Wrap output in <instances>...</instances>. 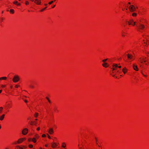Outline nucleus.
<instances>
[{
  "label": "nucleus",
  "mask_w": 149,
  "mask_h": 149,
  "mask_svg": "<svg viewBox=\"0 0 149 149\" xmlns=\"http://www.w3.org/2000/svg\"><path fill=\"white\" fill-rule=\"evenodd\" d=\"M19 79V77L17 75H15L14 76V78L13 79V82L15 83L18 82Z\"/></svg>",
  "instance_id": "f257e3e1"
},
{
  "label": "nucleus",
  "mask_w": 149,
  "mask_h": 149,
  "mask_svg": "<svg viewBox=\"0 0 149 149\" xmlns=\"http://www.w3.org/2000/svg\"><path fill=\"white\" fill-rule=\"evenodd\" d=\"M129 8L131 12H133L135 11L136 8L133 5H131L129 7Z\"/></svg>",
  "instance_id": "f03ea898"
},
{
  "label": "nucleus",
  "mask_w": 149,
  "mask_h": 149,
  "mask_svg": "<svg viewBox=\"0 0 149 149\" xmlns=\"http://www.w3.org/2000/svg\"><path fill=\"white\" fill-rule=\"evenodd\" d=\"M133 67L134 69L136 71H138L139 70L138 68L137 65H135L134 64H133Z\"/></svg>",
  "instance_id": "7ed1b4c3"
},
{
  "label": "nucleus",
  "mask_w": 149,
  "mask_h": 149,
  "mask_svg": "<svg viewBox=\"0 0 149 149\" xmlns=\"http://www.w3.org/2000/svg\"><path fill=\"white\" fill-rule=\"evenodd\" d=\"M28 130L26 128L24 129L22 131V133L24 135L26 134L28 132Z\"/></svg>",
  "instance_id": "20e7f679"
},
{
  "label": "nucleus",
  "mask_w": 149,
  "mask_h": 149,
  "mask_svg": "<svg viewBox=\"0 0 149 149\" xmlns=\"http://www.w3.org/2000/svg\"><path fill=\"white\" fill-rule=\"evenodd\" d=\"M48 132L49 134H52L54 132L53 129L52 128H49V129L48 131Z\"/></svg>",
  "instance_id": "39448f33"
},
{
  "label": "nucleus",
  "mask_w": 149,
  "mask_h": 149,
  "mask_svg": "<svg viewBox=\"0 0 149 149\" xmlns=\"http://www.w3.org/2000/svg\"><path fill=\"white\" fill-rule=\"evenodd\" d=\"M139 25L140 26L139 28L140 29H143L145 27L144 25L143 24H141L140 23H139Z\"/></svg>",
  "instance_id": "423d86ee"
},
{
  "label": "nucleus",
  "mask_w": 149,
  "mask_h": 149,
  "mask_svg": "<svg viewBox=\"0 0 149 149\" xmlns=\"http://www.w3.org/2000/svg\"><path fill=\"white\" fill-rule=\"evenodd\" d=\"M35 3L37 4H40L41 3L40 0H36Z\"/></svg>",
  "instance_id": "0eeeda50"
},
{
  "label": "nucleus",
  "mask_w": 149,
  "mask_h": 149,
  "mask_svg": "<svg viewBox=\"0 0 149 149\" xmlns=\"http://www.w3.org/2000/svg\"><path fill=\"white\" fill-rule=\"evenodd\" d=\"M127 70L126 69L125 67H124L122 70V71L124 74L126 73L127 71Z\"/></svg>",
  "instance_id": "6e6552de"
},
{
  "label": "nucleus",
  "mask_w": 149,
  "mask_h": 149,
  "mask_svg": "<svg viewBox=\"0 0 149 149\" xmlns=\"http://www.w3.org/2000/svg\"><path fill=\"white\" fill-rule=\"evenodd\" d=\"M5 116V114H3L2 116H0V120H3Z\"/></svg>",
  "instance_id": "1a4fd4ad"
},
{
  "label": "nucleus",
  "mask_w": 149,
  "mask_h": 149,
  "mask_svg": "<svg viewBox=\"0 0 149 149\" xmlns=\"http://www.w3.org/2000/svg\"><path fill=\"white\" fill-rule=\"evenodd\" d=\"M57 146V145L55 143H52V146L53 148H55Z\"/></svg>",
  "instance_id": "9d476101"
},
{
  "label": "nucleus",
  "mask_w": 149,
  "mask_h": 149,
  "mask_svg": "<svg viewBox=\"0 0 149 149\" xmlns=\"http://www.w3.org/2000/svg\"><path fill=\"white\" fill-rule=\"evenodd\" d=\"M112 66L113 67L115 68H117L118 67V64L114 63L113 64Z\"/></svg>",
  "instance_id": "9b49d317"
},
{
  "label": "nucleus",
  "mask_w": 149,
  "mask_h": 149,
  "mask_svg": "<svg viewBox=\"0 0 149 149\" xmlns=\"http://www.w3.org/2000/svg\"><path fill=\"white\" fill-rule=\"evenodd\" d=\"M127 57L129 59H132V55H131L129 54H128L127 55Z\"/></svg>",
  "instance_id": "f8f14e48"
},
{
  "label": "nucleus",
  "mask_w": 149,
  "mask_h": 149,
  "mask_svg": "<svg viewBox=\"0 0 149 149\" xmlns=\"http://www.w3.org/2000/svg\"><path fill=\"white\" fill-rule=\"evenodd\" d=\"M102 65L103 67H108V66L107 65V63H104Z\"/></svg>",
  "instance_id": "ddd939ff"
},
{
  "label": "nucleus",
  "mask_w": 149,
  "mask_h": 149,
  "mask_svg": "<svg viewBox=\"0 0 149 149\" xmlns=\"http://www.w3.org/2000/svg\"><path fill=\"white\" fill-rule=\"evenodd\" d=\"M23 141V140L22 139H19L18 141H17V143H21Z\"/></svg>",
  "instance_id": "4468645a"
},
{
  "label": "nucleus",
  "mask_w": 149,
  "mask_h": 149,
  "mask_svg": "<svg viewBox=\"0 0 149 149\" xmlns=\"http://www.w3.org/2000/svg\"><path fill=\"white\" fill-rule=\"evenodd\" d=\"M14 10L12 9H11L10 10V12L12 13H14Z\"/></svg>",
  "instance_id": "2eb2a0df"
},
{
  "label": "nucleus",
  "mask_w": 149,
  "mask_h": 149,
  "mask_svg": "<svg viewBox=\"0 0 149 149\" xmlns=\"http://www.w3.org/2000/svg\"><path fill=\"white\" fill-rule=\"evenodd\" d=\"M7 79V78L6 77H2L0 78V79Z\"/></svg>",
  "instance_id": "dca6fc26"
},
{
  "label": "nucleus",
  "mask_w": 149,
  "mask_h": 149,
  "mask_svg": "<svg viewBox=\"0 0 149 149\" xmlns=\"http://www.w3.org/2000/svg\"><path fill=\"white\" fill-rule=\"evenodd\" d=\"M46 98L48 100V101L49 103H51V101L50 100H49V98L48 97H46Z\"/></svg>",
  "instance_id": "f3484780"
},
{
  "label": "nucleus",
  "mask_w": 149,
  "mask_h": 149,
  "mask_svg": "<svg viewBox=\"0 0 149 149\" xmlns=\"http://www.w3.org/2000/svg\"><path fill=\"white\" fill-rule=\"evenodd\" d=\"M32 141L34 143H36V138H33L32 139Z\"/></svg>",
  "instance_id": "a211bd4d"
},
{
  "label": "nucleus",
  "mask_w": 149,
  "mask_h": 149,
  "mask_svg": "<svg viewBox=\"0 0 149 149\" xmlns=\"http://www.w3.org/2000/svg\"><path fill=\"white\" fill-rule=\"evenodd\" d=\"M66 144L64 143H63V145H62V147H63V148H65V146H66Z\"/></svg>",
  "instance_id": "6ab92c4d"
},
{
  "label": "nucleus",
  "mask_w": 149,
  "mask_h": 149,
  "mask_svg": "<svg viewBox=\"0 0 149 149\" xmlns=\"http://www.w3.org/2000/svg\"><path fill=\"white\" fill-rule=\"evenodd\" d=\"M137 14L136 13H133L132 14V15L133 16H136Z\"/></svg>",
  "instance_id": "aec40b11"
},
{
  "label": "nucleus",
  "mask_w": 149,
  "mask_h": 149,
  "mask_svg": "<svg viewBox=\"0 0 149 149\" xmlns=\"http://www.w3.org/2000/svg\"><path fill=\"white\" fill-rule=\"evenodd\" d=\"M3 108L2 107H0V113L2 111Z\"/></svg>",
  "instance_id": "412c9836"
},
{
  "label": "nucleus",
  "mask_w": 149,
  "mask_h": 149,
  "mask_svg": "<svg viewBox=\"0 0 149 149\" xmlns=\"http://www.w3.org/2000/svg\"><path fill=\"white\" fill-rule=\"evenodd\" d=\"M38 113H35V116L36 117H37L38 116Z\"/></svg>",
  "instance_id": "4be33fe9"
},
{
  "label": "nucleus",
  "mask_w": 149,
  "mask_h": 149,
  "mask_svg": "<svg viewBox=\"0 0 149 149\" xmlns=\"http://www.w3.org/2000/svg\"><path fill=\"white\" fill-rule=\"evenodd\" d=\"M29 2L27 1H25V4L26 5H28L29 4Z\"/></svg>",
  "instance_id": "5701e85b"
},
{
  "label": "nucleus",
  "mask_w": 149,
  "mask_h": 149,
  "mask_svg": "<svg viewBox=\"0 0 149 149\" xmlns=\"http://www.w3.org/2000/svg\"><path fill=\"white\" fill-rule=\"evenodd\" d=\"M130 22L131 23H133L134 22V21L132 19H130Z\"/></svg>",
  "instance_id": "b1692460"
},
{
  "label": "nucleus",
  "mask_w": 149,
  "mask_h": 149,
  "mask_svg": "<svg viewBox=\"0 0 149 149\" xmlns=\"http://www.w3.org/2000/svg\"><path fill=\"white\" fill-rule=\"evenodd\" d=\"M29 147L30 148H32L33 147V145H32L31 144H30L29 145Z\"/></svg>",
  "instance_id": "393cba45"
},
{
  "label": "nucleus",
  "mask_w": 149,
  "mask_h": 149,
  "mask_svg": "<svg viewBox=\"0 0 149 149\" xmlns=\"http://www.w3.org/2000/svg\"><path fill=\"white\" fill-rule=\"evenodd\" d=\"M17 147H18L19 149H23V147H20L19 146H17Z\"/></svg>",
  "instance_id": "a878e982"
},
{
  "label": "nucleus",
  "mask_w": 149,
  "mask_h": 149,
  "mask_svg": "<svg viewBox=\"0 0 149 149\" xmlns=\"http://www.w3.org/2000/svg\"><path fill=\"white\" fill-rule=\"evenodd\" d=\"M46 7H45V8H44L41 10H40V11L41 12H42L45 9H46Z\"/></svg>",
  "instance_id": "bb28decb"
},
{
  "label": "nucleus",
  "mask_w": 149,
  "mask_h": 149,
  "mask_svg": "<svg viewBox=\"0 0 149 149\" xmlns=\"http://www.w3.org/2000/svg\"><path fill=\"white\" fill-rule=\"evenodd\" d=\"M13 3L14 4H17V1H14Z\"/></svg>",
  "instance_id": "cd10ccee"
},
{
  "label": "nucleus",
  "mask_w": 149,
  "mask_h": 149,
  "mask_svg": "<svg viewBox=\"0 0 149 149\" xmlns=\"http://www.w3.org/2000/svg\"><path fill=\"white\" fill-rule=\"evenodd\" d=\"M107 59H104V60H103L102 61V62H105L106 61H107Z\"/></svg>",
  "instance_id": "c85d7f7f"
},
{
  "label": "nucleus",
  "mask_w": 149,
  "mask_h": 149,
  "mask_svg": "<svg viewBox=\"0 0 149 149\" xmlns=\"http://www.w3.org/2000/svg\"><path fill=\"white\" fill-rule=\"evenodd\" d=\"M36 138H37V139H38V138H39V136L37 134H36Z\"/></svg>",
  "instance_id": "c756f323"
},
{
  "label": "nucleus",
  "mask_w": 149,
  "mask_h": 149,
  "mask_svg": "<svg viewBox=\"0 0 149 149\" xmlns=\"http://www.w3.org/2000/svg\"><path fill=\"white\" fill-rule=\"evenodd\" d=\"M53 1H51V2H49V4H52L53 2Z\"/></svg>",
  "instance_id": "7c9ffc66"
},
{
  "label": "nucleus",
  "mask_w": 149,
  "mask_h": 149,
  "mask_svg": "<svg viewBox=\"0 0 149 149\" xmlns=\"http://www.w3.org/2000/svg\"><path fill=\"white\" fill-rule=\"evenodd\" d=\"M133 23V24L132 23L131 24L133 26H134L135 24V22H134Z\"/></svg>",
  "instance_id": "2f4dec72"
},
{
  "label": "nucleus",
  "mask_w": 149,
  "mask_h": 149,
  "mask_svg": "<svg viewBox=\"0 0 149 149\" xmlns=\"http://www.w3.org/2000/svg\"><path fill=\"white\" fill-rule=\"evenodd\" d=\"M128 24L129 25H131L132 24V23L130 22L129 21L128 22Z\"/></svg>",
  "instance_id": "473e14b6"
},
{
  "label": "nucleus",
  "mask_w": 149,
  "mask_h": 149,
  "mask_svg": "<svg viewBox=\"0 0 149 149\" xmlns=\"http://www.w3.org/2000/svg\"><path fill=\"white\" fill-rule=\"evenodd\" d=\"M46 136L45 134H43L42 135V137H45Z\"/></svg>",
  "instance_id": "72a5a7b5"
},
{
  "label": "nucleus",
  "mask_w": 149,
  "mask_h": 149,
  "mask_svg": "<svg viewBox=\"0 0 149 149\" xmlns=\"http://www.w3.org/2000/svg\"><path fill=\"white\" fill-rule=\"evenodd\" d=\"M47 135H48V138L49 139H51V137L50 136L48 135V134H47Z\"/></svg>",
  "instance_id": "f704fd0d"
},
{
  "label": "nucleus",
  "mask_w": 149,
  "mask_h": 149,
  "mask_svg": "<svg viewBox=\"0 0 149 149\" xmlns=\"http://www.w3.org/2000/svg\"><path fill=\"white\" fill-rule=\"evenodd\" d=\"M19 86H18V85H16L15 86V88H18Z\"/></svg>",
  "instance_id": "c9c22d12"
},
{
  "label": "nucleus",
  "mask_w": 149,
  "mask_h": 149,
  "mask_svg": "<svg viewBox=\"0 0 149 149\" xmlns=\"http://www.w3.org/2000/svg\"><path fill=\"white\" fill-rule=\"evenodd\" d=\"M37 130L39 131L40 130V128L39 127H38L37 128Z\"/></svg>",
  "instance_id": "e433bc0d"
},
{
  "label": "nucleus",
  "mask_w": 149,
  "mask_h": 149,
  "mask_svg": "<svg viewBox=\"0 0 149 149\" xmlns=\"http://www.w3.org/2000/svg\"><path fill=\"white\" fill-rule=\"evenodd\" d=\"M113 70H116V68H112Z\"/></svg>",
  "instance_id": "4c0bfd02"
},
{
  "label": "nucleus",
  "mask_w": 149,
  "mask_h": 149,
  "mask_svg": "<svg viewBox=\"0 0 149 149\" xmlns=\"http://www.w3.org/2000/svg\"><path fill=\"white\" fill-rule=\"evenodd\" d=\"M6 86L5 85H1V87H4Z\"/></svg>",
  "instance_id": "58836bf2"
},
{
  "label": "nucleus",
  "mask_w": 149,
  "mask_h": 149,
  "mask_svg": "<svg viewBox=\"0 0 149 149\" xmlns=\"http://www.w3.org/2000/svg\"><path fill=\"white\" fill-rule=\"evenodd\" d=\"M141 72L142 74L143 75V76H144V77H146V75H144V74L142 72Z\"/></svg>",
  "instance_id": "ea45409f"
},
{
  "label": "nucleus",
  "mask_w": 149,
  "mask_h": 149,
  "mask_svg": "<svg viewBox=\"0 0 149 149\" xmlns=\"http://www.w3.org/2000/svg\"><path fill=\"white\" fill-rule=\"evenodd\" d=\"M18 6H20V3H17V4Z\"/></svg>",
  "instance_id": "a19ab883"
},
{
  "label": "nucleus",
  "mask_w": 149,
  "mask_h": 149,
  "mask_svg": "<svg viewBox=\"0 0 149 149\" xmlns=\"http://www.w3.org/2000/svg\"><path fill=\"white\" fill-rule=\"evenodd\" d=\"M33 123H34V122H32V123H30V124L31 125H33V124H33Z\"/></svg>",
  "instance_id": "79ce46f5"
},
{
  "label": "nucleus",
  "mask_w": 149,
  "mask_h": 149,
  "mask_svg": "<svg viewBox=\"0 0 149 149\" xmlns=\"http://www.w3.org/2000/svg\"><path fill=\"white\" fill-rule=\"evenodd\" d=\"M24 148H26V147L24 146H23L22 147Z\"/></svg>",
  "instance_id": "37998d69"
},
{
  "label": "nucleus",
  "mask_w": 149,
  "mask_h": 149,
  "mask_svg": "<svg viewBox=\"0 0 149 149\" xmlns=\"http://www.w3.org/2000/svg\"><path fill=\"white\" fill-rule=\"evenodd\" d=\"M30 86L32 88H33L34 87L33 86Z\"/></svg>",
  "instance_id": "c03bdc74"
},
{
  "label": "nucleus",
  "mask_w": 149,
  "mask_h": 149,
  "mask_svg": "<svg viewBox=\"0 0 149 149\" xmlns=\"http://www.w3.org/2000/svg\"><path fill=\"white\" fill-rule=\"evenodd\" d=\"M29 141H31V139H29Z\"/></svg>",
  "instance_id": "a18cd8bd"
},
{
  "label": "nucleus",
  "mask_w": 149,
  "mask_h": 149,
  "mask_svg": "<svg viewBox=\"0 0 149 149\" xmlns=\"http://www.w3.org/2000/svg\"><path fill=\"white\" fill-rule=\"evenodd\" d=\"M24 101H25V102H26V103H27V102H27V100H24Z\"/></svg>",
  "instance_id": "49530a36"
},
{
  "label": "nucleus",
  "mask_w": 149,
  "mask_h": 149,
  "mask_svg": "<svg viewBox=\"0 0 149 149\" xmlns=\"http://www.w3.org/2000/svg\"><path fill=\"white\" fill-rule=\"evenodd\" d=\"M21 139H22V140H23V141L24 140H25L26 139L25 138H22Z\"/></svg>",
  "instance_id": "de8ad7c7"
},
{
  "label": "nucleus",
  "mask_w": 149,
  "mask_h": 149,
  "mask_svg": "<svg viewBox=\"0 0 149 149\" xmlns=\"http://www.w3.org/2000/svg\"><path fill=\"white\" fill-rule=\"evenodd\" d=\"M121 66H119L118 67L119 68H121Z\"/></svg>",
  "instance_id": "09e8293b"
},
{
  "label": "nucleus",
  "mask_w": 149,
  "mask_h": 149,
  "mask_svg": "<svg viewBox=\"0 0 149 149\" xmlns=\"http://www.w3.org/2000/svg\"><path fill=\"white\" fill-rule=\"evenodd\" d=\"M55 5L53 6L52 7V8H54L55 7Z\"/></svg>",
  "instance_id": "8fccbe9b"
},
{
  "label": "nucleus",
  "mask_w": 149,
  "mask_h": 149,
  "mask_svg": "<svg viewBox=\"0 0 149 149\" xmlns=\"http://www.w3.org/2000/svg\"><path fill=\"white\" fill-rule=\"evenodd\" d=\"M2 90H0V93L2 92Z\"/></svg>",
  "instance_id": "3c124183"
},
{
  "label": "nucleus",
  "mask_w": 149,
  "mask_h": 149,
  "mask_svg": "<svg viewBox=\"0 0 149 149\" xmlns=\"http://www.w3.org/2000/svg\"><path fill=\"white\" fill-rule=\"evenodd\" d=\"M17 143H16V142H14V144H17Z\"/></svg>",
  "instance_id": "603ef678"
},
{
  "label": "nucleus",
  "mask_w": 149,
  "mask_h": 149,
  "mask_svg": "<svg viewBox=\"0 0 149 149\" xmlns=\"http://www.w3.org/2000/svg\"><path fill=\"white\" fill-rule=\"evenodd\" d=\"M1 20H2V21L3 20V18H1Z\"/></svg>",
  "instance_id": "864d4df0"
},
{
  "label": "nucleus",
  "mask_w": 149,
  "mask_h": 149,
  "mask_svg": "<svg viewBox=\"0 0 149 149\" xmlns=\"http://www.w3.org/2000/svg\"><path fill=\"white\" fill-rule=\"evenodd\" d=\"M45 5L46 6H47V4H45Z\"/></svg>",
  "instance_id": "5fc2aeb1"
},
{
  "label": "nucleus",
  "mask_w": 149,
  "mask_h": 149,
  "mask_svg": "<svg viewBox=\"0 0 149 149\" xmlns=\"http://www.w3.org/2000/svg\"><path fill=\"white\" fill-rule=\"evenodd\" d=\"M45 146L46 147H47V145H45Z\"/></svg>",
  "instance_id": "6e6d98bb"
},
{
  "label": "nucleus",
  "mask_w": 149,
  "mask_h": 149,
  "mask_svg": "<svg viewBox=\"0 0 149 149\" xmlns=\"http://www.w3.org/2000/svg\"><path fill=\"white\" fill-rule=\"evenodd\" d=\"M140 62H141V63H142V61L141 60V61H140Z\"/></svg>",
  "instance_id": "4d7b16f0"
},
{
  "label": "nucleus",
  "mask_w": 149,
  "mask_h": 149,
  "mask_svg": "<svg viewBox=\"0 0 149 149\" xmlns=\"http://www.w3.org/2000/svg\"><path fill=\"white\" fill-rule=\"evenodd\" d=\"M112 76L113 77H115V75H113Z\"/></svg>",
  "instance_id": "13d9d810"
},
{
  "label": "nucleus",
  "mask_w": 149,
  "mask_h": 149,
  "mask_svg": "<svg viewBox=\"0 0 149 149\" xmlns=\"http://www.w3.org/2000/svg\"><path fill=\"white\" fill-rule=\"evenodd\" d=\"M95 139H96V141H97V139L96 138H95Z\"/></svg>",
  "instance_id": "bf43d9fd"
},
{
  "label": "nucleus",
  "mask_w": 149,
  "mask_h": 149,
  "mask_svg": "<svg viewBox=\"0 0 149 149\" xmlns=\"http://www.w3.org/2000/svg\"><path fill=\"white\" fill-rule=\"evenodd\" d=\"M128 4H130V2H129L128 3Z\"/></svg>",
  "instance_id": "052dcab7"
},
{
  "label": "nucleus",
  "mask_w": 149,
  "mask_h": 149,
  "mask_svg": "<svg viewBox=\"0 0 149 149\" xmlns=\"http://www.w3.org/2000/svg\"><path fill=\"white\" fill-rule=\"evenodd\" d=\"M31 1H34V0H31Z\"/></svg>",
  "instance_id": "680f3d73"
},
{
  "label": "nucleus",
  "mask_w": 149,
  "mask_h": 149,
  "mask_svg": "<svg viewBox=\"0 0 149 149\" xmlns=\"http://www.w3.org/2000/svg\"><path fill=\"white\" fill-rule=\"evenodd\" d=\"M143 61H144V62H146V61H145V60H143Z\"/></svg>",
  "instance_id": "e2e57ef3"
},
{
  "label": "nucleus",
  "mask_w": 149,
  "mask_h": 149,
  "mask_svg": "<svg viewBox=\"0 0 149 149\" xmlns=\"http://www.w3.org/2000/svg\"><path fill=\"white\" fill-rule=\"evenodd\" d=\"M1 128V125H0V129Z\"/></svg>",
  "instance_id": "0e129e2a"
},
{
  "label": "nucleus",
  "mask_w": 149,
  "mask_h": 149,
  "mask_svg": "<svg viewBox=\"0 0 149 149\" xmlns=\"http://www.w3.org/2000/svg\"><path fill=\"white\" fill-rule=\"evenodd\" d=\"M12 86H10V88H12Z\"/></svg>",
  "instance_id": "69168bd1"
},
{
  "label": "nucleus",
  "mask_w": 149,
  "mask_h": 149,
  "mask_svg": "<svg viewBox=\"0 0 149 149\" xmlns=\"http://www.w3.org/2000/svg\"><path fill=\"white\" fill-rule=\"evenodd\" d=\"M35 120H37V119H35Z\"/></svg>",
  "instance_id": "338daca9"
},
{
  "label": "nucleus",
  "mask_w": 149,
  "mask_h": 149,
  "mask_svg": "<svg viewBox=\"0 0 149 149\" xmlns=\"http://www.w3.org/2000/svg\"><path fill=\"white\" fill-rule=\"evenodd\" d=\"M147 41L149 42V41L148 40H147Z\"/></svg>",
  "instance_id": "774afa93"
}]
</instances>
